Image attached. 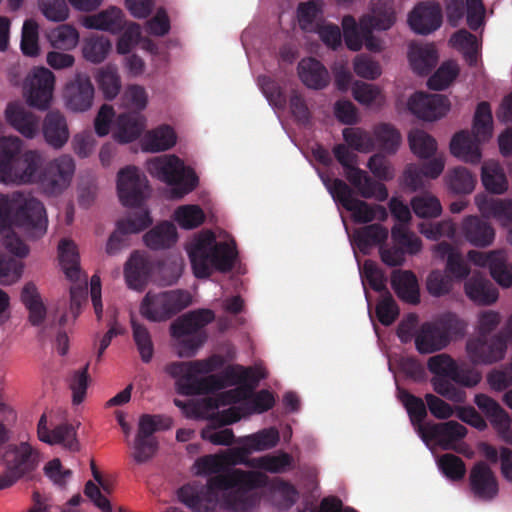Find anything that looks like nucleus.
Segmentation results:
<instances>
[{
    "label": "nucleus",
    "instance_id": "1",
    "mask_svg": "<svg viewBox=\"0 0 512 512\" xmlns=\"http://www.w3.org/2000/svg\"><path fill=\"white\" fill-rule=\"evenodd\" d=\"M203 456L194 464L196 475H212L206 487L197 489L184 485L178 490V498L195 512H211L217 503L218 492L221 506L231 512H245L254 507L259 497L254 490L263 488L268 477L259 471H246L234 466L242 464L243 454L236 450Z\"/></svg>",
    "mask_w": 512,
    "mask_h": 512
},
{
    "label": "nucleus",
    "instance_id": "2",
    "mask_svg": "<svg viewBox=\"0 0 512 512\" xmlns=\"http://www.w3.org/2000/svg\"><path fill=\"white\" fill-rule=\"evenodd\" d=\"M18 227L28 238L42 237L48 226L46 210L38 199L21 192L0 194V232L3 246L17 257H26L28 246L11 230Z\"/></svg>",
    "mask_w": 512,
    "mask_h": 512
},
{
    "label": "nucleus",
    "instance_id": "3",
    "mask_svg": "<svg viewBox=\"0 0 512 512\" xmlns=\"http://www.w3.org/2000/svg\"><path fill=\"white\" fill-rule=\"evenodd\" d=\"M221 355L189 362H173L165 371L177 379L178 391L183 395H201L220 391L230 386H240L252 369L241 365L228 366L218 374H210L224 365Z\"/></svg>",
    "mask_w": 512,
    "mask_h": 512
},
{
    "label": "nucleus",
    "instance_id": "4",
    "mask_svg": "<svg viewBox=\"0 0 512 512\" xmlns=\"http://www.w3.org/2000/svg\"><path fill=\"white\" fill-rule=\"evenodd\" d=\"M23 149V141L17 136L0 138V182L5 184L37 183L44 158L39 150Z\"/></svg>",
    "mask_w": 512,
    "mask_h": 512
},
{
    "label": "nucleus",
    "instance_id": "5",
    "mask_svg": "<svg viewBox=\"0 0 512 512\" xmlns=\"http://www.w3.org/2000/svg\"><path fill=\"white\" fill-rule=\"evenodd\" d=\"M187 253L193 274L199 279L208 278L213 270L229 272L237 257L234 240L218 242L211 231L200 234L189 245Z\"/></svg>",
    "mask_w": 512,
    "mask_h": 512
},
{
    "label": "nucleus",
    "instance_id": "6",
    "mask_svg": "<svg viewBox=\"0 0 512 512\" xmlns=\"http://www.w3.org/2000/svg\"><path fill=\"white\" fill-rule=\"evenodd\" d=\"M427 368L433 374L430 380L433 390L455 403H463L466 398L465 391L456 385L473 387L481 380L480 373L459 365L445 353L431 356Z\"/></svg>",
    "mask_w": 512,
    "mask_h": 512
},
{
    "label": "nucleus",
    "instance_id": "7",
    "mask_svg": "<svg viewBox=\"0 0 512 512\" xmlns=\"http://www.w3.org/2000/svg\"><path fill=\"white\" fill-rule=\"evenodd\" d=\"M215 314L210 309L189 311L178 317L170 326L176 353L180 358H191L207 341L203 328L214 321Z\"/></svg>",
    "mask_w": 512,
    "mask_h": 512
},
{
    "label": "nucleus",
    "instance_id": "8",
    "mask_svg": "<svg viewBox=\"0 0 512 512\" xmlns=\"http://www.w3.org/2000/svg\"><path fill=\"white\" fill-rule=\"evenodd\" d=\"M492 113L487 102L477 105L472 135L467 131L456 133L450 142V152L456 158L471 164L481 161L480 143L492 136Z\"/></svg>",
    "mask_w": 512,
    "mask_h": 512
},
{
    "label": "nucleus",
    "instance_id": "9",
    "mask_svg": "<svg viewBox=\"0 0 512 512\" xmlns=\"http://www.w3.org/2000/svg\"><path fill=\"white\" fill-rule=\"evenodd\" d=\"M147 171L152 177L172 186L171 196L175 199L190 193L198 184L193 169L187 167L176 155H162L150 159L147 161Z\"/></svg>",
    "mask_w": 512,
    "mask_h": 512
},
{
    "label": "nucleus",
    "instance_id": "10",
    "mask_svg": "<svg viewBox=\"0 0 512 512\" xmlns=\"http://www.w3.org/2000/svg\"><path fill=\"white\" fill-rule=\"evenodd\" d=\"M190 303V294L183 290L159 293L149 291L141 301L139 311L150 322H162L188 307Z\"/></svg>",
    "mask_w": 512,
    "mask_h": 512
},
{
    "label": "nucleus",
    "instance_id": "11",
    "mask_svg": "<svg viewBox=\"0 0 512 512\" xmlns=\"http://www.w3.org/2000/svg\"><path fill=\"white\" fill-rule=\"evenodd\" d=\"M396 21L393 0H371V12L361 17L360 29L364 32L365 47L372 52L382 50L381 41L372 34V30L385 31Z\"/></svg>",
    "mask_w": 512,
    "mask_h": 512
},
{
    "label": "nucleus",
    "instance_id": "12",
    "mask_svg": "<svg viewBox=\"0 0 512 512\" xmlns=\"http://www.w3.org/2000/svg\"><path fill=\"white\" fill-rule=\"evenodd\" d=\"M74 172L73 158L69 155H61L43 164L37 184L44 194L56 196L70 185Z\"/></svg>",
    "mask_w": 512,
    "mask_h": 512
},
{
    "label": "nucleus",
    "instance_id": "13",
    "mask_svg": "<svg viewBox=\"0 0 512 512\" xmlns=\"http://www.w3.org/2000/svg\"><path fill=\"white\" fill-rule=\"evenodd\" d=\"M55 84L54 74L45 67L34 68L26 77L23 91L29 106L46 110L51 102Z\"/></svg>",
    "mask_w": 512,
    "mask_h": 512
},
{
    "label": "nucleus",
    "instance_id": "14",
    "mask_svg": "<svg viewBox=\"0 0 512 512\" xmlns=\"http://www.w3.org/2000/svg\"><path fill=\"white\" fill-rule=\"evenodd\" d=\"M117 191L125 207H139L149 193L146 176L135 166L121 169L117 175Z\"/></svg>",
    "mask_w": 512,
    "mask_h": 512
},
{
    "label": "nucleus",
    "instance_id": "15",
    "mask_svg": "<svg viewBox=\"0 0 512 512\" xmlns=\"http://www.w3.org/2000/svg\"><path fill=\"white\" fill-rule=\"evenodd\" d=\"M2 460L6 471L0 475V490L12 486L18 479L33 471L38 462L37 450H5Z\"/></svg>",
    "mask_w": 512,
    "mask_h": 512
},
{
    "label": "nucleus",
    "instance_id": "16",
    "mask_svg": "<svg viewBox=\"0 0 512 512\" xmlns=\"http://www.w3.org/2000/svg\"><path fill=\"white\" fill-rule=\"evenodd\" d=\"M467 257L474 265L481 268H488L493 280L502 288L512 287V265L508 262L507 256L502 250L481 252L471 250Z\"/></svg>",
    "mask_w": 512,
    "mask_h": 512
},
{
    "label": "nucleus",
    "instance_id": "17",
    "mask_svg": "<svg viewBox=\"0 0 512 512\" xmlns=\"http://www.w3.org/2000/svg\"><path fill=\"white\" fill-rule=\"evenodd\" d=\"M389 209L392 216L399 222L391 229L392 240L406 247L411 255L417 254L421 250L422 242L416 234L410 232L406 227L411 220V212L408 205L399 198L392 197L389 201Z\"/></svg>",
    "mask_w": 512,
    "mask_h": 512
},
{
    "label": "nucleus",
    "instance_id": "18",
    "mask_svg": "<svg viewBox=\"0 0 512 512\" xmlns=\"http://www.w3.org/2000/svg\"><path fill=\"white\" fill-rule=\"evenodd\" d=\"M466 350L475 364H492L504 359L507 352V336L499 332L491 338H475L467 342Z\"/></svg>",
    "mask_w": 512,
    "mask_h": 512
},
{
    "label": "nucleus",
    "instance_id": "19",
    "mask_svg": "<svg viewBox=\"0 0 512 512\" xmlns=\"http://www.w3.org/2000/svg\"><path fill=\"white\" fill-rule=\"evenodd\" d=\"M152 224V218L148 210H140L131 213L126 219H121L116 224L115 231L110 235L106 244V253L116 255L127 244V235L139 233Z\"/></svg>",
    "mask_w": 512,
    "mask_h": 512
},
{
    "label": "nucleus",
    "instance_id": "20",
    "mask_svg": "<svg viewBox=\"0 0 512 512\" xmlns=\"http://www.w3.org/2000/svg\"><path fill=\"white\" fill-rule=\"evenodd\" d=\"M340 201L337 203L351 213L355 223H368L373 220L384 221L388 214L381 205H370L354 197L352 189L346 183H338Z\"/></svg>",
    "mask_w": 512,
    "mask_h": 512
},
{
    "label": "nucleus",
    "instance_id": "21",
    "mask_svg": "<svg viewBox=\"0 0 512 512\" xmlns=\"http://www.w3.org/2000/svg\"><path fill=\"white\" fill-rule=\"evenodd\" d=\"M446 16L449 24L457 27L466 11L467 24L472 30H477L483 24L485 7L482 0H444Z\"/></svg>",
    "mask_w": 512,
    "mask_h": 512
},
{
    "label": "nucleus",
    "instance_id": "22",
    "mask_svg": "<svg viewBox=\"0 0 512 512\" xmlns=\"http://www.w3.org/2000/svg\"><path fill=\"white\" fill-rule=\"evenodd\" d=\"M469 487L475 498L490 502L499 494V482L486 462H476L469 473Z\"/></svg>",
    "mask_w": 512,
    "mask_h": 512
},
{
    "label": "nucleus",
    "instance_id": "23",
    "mask_svg": "<svg viewBox=\"0 0 512 512\" xmlns=\"http://www.w3.org/2000/svg\"><path fill=\"white\" fill-rule=\"evenodd\" d=\"M409 111L425 121H435L449 111V100L440 94L417 92L408 100Z\"/></svg>",
    "mask_w": 512,
    "mask_h": 512
},
{
    "label": "nucleus",
    "instance_id": "24",
    "mask_svg": "<svg viewBox=\"0 0 512 512\" xmlns=\"http://www.w3.org/2000/svg\"><path fill=\"white\" fill-rule=\"evenodd\" d=\"M246 369H252L253 372L245 378L242 385L216 395V397L211 400V405L214 408L220 409L221 407L237 404L243 400L250 399L253 391L258 386L259 381L266 377V372L264 368L260 366L246 367Z\"/></svg>",
    "mask_w": 512,
    "mask_h": 512
},
{
    "label": "nucleus",
    "instance_id": "25",
    "mask_svg": "<svg viewBox=\"0 0 512 512\" xmlns=\"http://www.w3.org/2000/svg\"><path fill=\"white\" fill-rule=\"evenodd\" d=\"M94 98V86L90 78L78 73L65 88V101L68 109L84 112L91 108Z\"/></svg>",
    "mask_w": 512,
    "mask_h": 512
},
{
    "label": "nucleus",
    "instance_id": "26",
    "mask_svg": "<svg viewBox=\"0 0 512 512\" xmlns=\"http://www.w3.org/2000/svg\"><path fill=\"white\" fill-rule=\"evenodd\" d=\"M411 29L420 35L436 31L442 23L440 6L432 2L418 4L408 16Z\"/></svg>",
    "mask_w": 512,
    "mask_h": 512
},
{
    "label": "nucleus",
    "instance_id": "27",
    "mask_svg": "<svg viewBox=\"0 0 512 512\" xmlns=\"http://www.w3.org/2000/svg\"><path fill=\"white\" fill-rule=\"evenodd\" d=\"M7 122L27 139L35 138L40 131V118L20 103H10L5 110Z\"/></svg>",
    "mask_w": 512,
    "mask_h": 512
},
{
    "label": "nucleus",
    "instance_id": "28",
    "mask_svg": "<svg viewBox=\"0 0 512 512\" xmlns=\"http://www.w3.org/2000/svg\"><path fill=\"white\" fill-rule=\"evenodd\" d=\"M464 292L478 306H490L499 298L498 289L481 274H473L464 282Z\"/></svg>",
    "mask_w": 512,
    "mask_h": 512
},
{
    "label": "nucleus",
    "instance_id": "29",
    "mask_svg": "<svg viewBox=\"0 0 512 512\" xmlns=\"http://www.w3.org/2000/svg\"><path fill=\"white\" fill-rule=\"evenodd\" d=\"M37 434L41 442L51 446L61 444L64 448H73L77 443L76 431L73 425L61 423L49 429L45 414L39 420Z\"/></svg>",
    "mask_w": 512,
    "mask_h": 512
},
{
    "label": "nucleus",
    "instance_id": "30",
    "mask_svg": "<svg viewBox=\"0 0 512 512\" xmlns=\"http://www.w3.org/2000/svg\"><path fill=\"white\" fill-rule=\"evenodd\" d=\"M426 429V434L422 438V441L426 445L430 443L449 445L463 439L467 434L466 427L453 420L443 423H433L427 426Z\"/></svg>",
    "mask_w": 512,
    "mask_h": 512
},
{
    "label": "nucleus",
    "instance_id": "31",
    "mask_svg": "<svg viewBox=\"0 0 512 512\" xmlns=\"http://www.w3.org/2000/svg\"><path fill=\"white\" fill-rule=\"evenodd\" d=\"M461 233L467 242L480 248L490 246L495 239L493 227L477 216H467L463 219Z\"/></svg>",
    "mask_w": 512,
    "mask_h": 512
},
{
    "label": "nucleus",
    "instance_id": "32",
    "mask_svg": "<svg viewBox=\"0 0 512 512\" xmlns=\"http://www.w3.org/2000/svg\"><path fill=\"white\" fill-rule=\"evenodd\" d=\"M42 133L48 145L55 149L62 148L70 136L64 115L59 111L48 112L43 121Z\"/></svg>",
    "mask_w": 512,
    "mask_h": 512
},
{
    "label": "nucleus",
    "instance_id": "33",
    "mask_svg": "<svg viewBox=\"0 0 512 512\" xmlns=\"http://www.w3.org/2000/svg\"><path fill=\"white\" fill-rule=\"evenodd\" d=\"M83 25L88 29L117 34L125 26L124 14L120 8L111 6L97 14L86 16L83 19Z\"/></svg>",
    "mask_w": 512,
    "mask_h": 512
},
{
    "label": "nucleus",
    "instance_id": "34",
    "mask_svg": "<svg viewBox=\"0 0 512 512\" xmlns=\"http://www.w3.org/2000/svg\"><path fill=\"white\" fill-rule=\"evenodd\" d=\"M445 161L442 156H437L422 167L417 165H409L405 171V184L413 191H416L424 186L423 178L436 179L443 172Z\"/></svg>",
    "mask_w": 512,
    "mask_h": 512
},
{
    "label": "nucleus",
    "instance_id": "35",
    "mask_svg": "<svg viewBox=\"0 0 512 512\" xmlns=\"http://www.w3.org/2000/svg\"><path fill=\"white\" fill-rule=\"evenodd\" d=\"M391 286L400 300L409 304L420 302L419 284L410 270L396 269L391 274Z\"/></svg>",
    "mask_w": 512,
    "mask_h": 512
},
{
    "label": "nucleus",
    "instance_id": "36",
    "mask_svg": "<svg viewBox=\"0 0 512 512\" xmlns=\"http://www.w3.org/2000/svg\"><path fill=\"white\" fill-rule=\"evenodd\" d=\"M476 205L484 217L494 218L501 225H512V200L476 196Z\"/></svg>",
    "mask_w": 512,
    "mask_h": 512
},
{
    "label": "nucleus",
    "instance_id": "37",
    "mask_svg": "<svg viewBox=\"0 0 512 512\" xmlns=\"http://www.w3.org/2000/svg\"><path fill=\"white\" fill-rule=\"evenodd\" d=\"M298 75L302 83L310 89L320 90L329 83V73L315 58H305L298 63Z\"/></svg>",
    "mask_w": 512,
    "mask_h": 512
},
{
    "label": "nucleus",
    "instance_id": "38",
    "mask_svg": "<svg viewBox=\"0 0 512 512\" xmlns=\"http://www.w3.org/2000/svg\"><path fill=\"white\" fill-rule=\"evenodd\" d=\"M242 452L243 461L242 464L256 469H262L270 473H283L291 468L293 458L287 453H281L280 455H265L257 458H249V455L254 450H236Z\"/></svg>",
    "mask_w": 512,
    "mask_h": 512
},
{
    "label": "nucleus",
    "instance_id": "39",
    "mask_svg": "<svg viewBox=\"0 0 512 512\" xmlns=\"http://www.w3.org/2000/svg\"><path fill=\"white\" fill-rule=\"evenodd\" d=\"M346 179L363 198H374L378 201H385L388 198L386 186L373 180L367 172L361 169L351 170Z\"/></svg>",
    "mask_w": 512,
    "mask_h": 512
},
{
    "label": "nucleus",
    "instance_id": "40",
    "mask_svg": "<svg viewBox=\"0 0 512 512\" xmlns=\"http://www.w3.org/2000/svg\"><path fill=\"white\" fill-rule=\"evenodd\" d=\"M415 347L421 354H430L448 346L446 338L435 322L423 323L414 337Z\"/></svg>",
    "mask_w": 512,
    "mask_h": 512
},
{
    "label": "nucleus",
    "instance_id": "41",
    "mask_svg": "<svg viewBox=\"0 0 512 512\" xmlns=\"http://www.w3.org/2000/svg\"><path fill=\"white\" fill-rule=\"evenodd\" d=\"M145 128V119L140 112H129L119 115L114 138L120 143L136 140Z\"/></svg>",
    "mask_w": 512,
    "mask_h": 512
},
{
    "label": "nucleus",
    "instance_id": "42",
    "mask_svg": "<svg viewBox=\"0 0 512 512\" xmlns=\"http://www.w3.org/2000/svg\"><path fill=\"white\" fill-rule=\"evenodd\" d=\"M124 276L129 288L142 290L148 280L149 265L138 251L131 254L124 267Z\"/></svg>",
    "mask_w": 512,
    "mask_h": 512
},
{
    "label": "nucleus",
    "instance_id": "43",
    "mask_svg": "<svg viewBox=\"0 0 512 512\" xmlns=\"http://www.w3.org/2000/svg\"><path fill=\"white\" fill-rule=\"evenodd\" d=\"M400 399L407 410L415 431L422 439L426 434L427 426L433 424V422H424L428 407L421 398L406 391H400Z\"/></svg>",
    "mask_w": 512,
    "mask_h": 512
},
{
    "label": "nucleus",
    "instance_id": "44",
    "mask_svg": "<svg viewBox=\"0 0 512 512\" xmlns=\"http://www.w3.org/2000/svg\"><path fill=\"white\" fill-rule=\"evenodd\" d=\"M410 65L418 75H427L438 62L436 48L431 45H413L408 54Z\"/></svg>",
    "mask_w": 512,
    "mask_h": 512
},
{
    "label": "nucleus",
    "instance_id": "45",
    "mask_svg": "<svg viewBox=\"0 0 512 512\" xmlns=\"http://www.w3.org/2000/svg\"><path fill=\"white\" fill-rule=\"evenodd\" d=\"M474 402L499 432L504 433L509 430L510 419L494 399L485 394H477Z\"/></svg>",
    "mask_w": 512,
    "mask_h": 512
},
{
    "label": "nucleus",
    "instance_id": "46",
    "mask_svg": "<svg viewBox=\"0 0 512 512\" xmlns=\"http://www.w3.org/2000/svg\"><path fill=\"white\" fill-rule=\"evenodd\" d=\"M177 238L176 227L173 223L167 221L156 225L143 236L145 245L152 250L170 248L176 243Z\"/></svg>",
    "mask_w": 512,
    "mask_h": 512
},
{
    "label": "nucleus",
    "instance_id": "47",
    "mask_svg": "<svg viewBox=\"0 0 512 512\" xmlns=\"http://www.w3.org/2000/svg\"><path fill=\"white\" fill-rule=\"evenodd\" d=\"M172 426L170 417L163 415L144 414L138 421V432L136 435V448H145L150 444V438L158 430H166Z\"/></svg>",
    "mask_w": 512,
    "mask_h": 512
},
{
    "label": "nucleus",
    "instance_id": "48",
    "mask_svg": "<svg viewBox=\"0 0 512 512\" xmlns=\"http://www.w3.org/2000/svg\"><path fill=\"white\" fill-rule=\"evenodd\" d=\"M177 136L168 125H161L145 134L142 139V148L147 152H160L173 147Z\"/></svg>",
    "mask_w": 512,
    "mask_h": 512
},
{
    "label": "nucleus",
    "instance_id": "49",
    "mask_svg": "<svg viewBox=\"0 0 512 512\" xmlns=\"http://www.w3.org/2000/svg\"><path fill=\"white\" fill-rule=\"evenodd\" d=\"M60 266L70 281H77L80 276L79 253L76 244L69 239H62L58 244Z\"/></svg>",
    "mask_w": 512,
    "mask_h": 512
},
{
    "label": "nucleus",
    "instance_id": "50",
    "mask_svg": "<svg viewBox=\"0 0 512 512\" xmlns=\"http://www.w3.org/2000/svg\"><path fill=\"white\" fill-rule=\"evenodd\" d=\"M481 181L485 189L492 194H503L508 182L502 166L495 161H486L481 168Z\"/></svg>",
    "mask_w": 512,
    "mask_h": 512
},
{
    "label": "nucleus",
    "instance_id": "51",
    "mask_svg": "<svg viewBox=\"0 0 512 512\" xmlns=\"http://www.w3.org/2000/svg\"><path fill=\"white\" fill-rule=\"evenodd\" d=\"M387 237L388 230L381 224L367 225L354 233V241L364 254H367L371 247L384 243Z\"/></svg>",
    "mask_w": 512,
    "mask_h": 512
},
{
    "label": "nucleus",
    "instance_id": "52",
    "mask_svg": "<svg viewBox=\"0 0 512 512\" xmlns=\"http://www.w3.org/2000/svg\"><path fill=\"white\" fill-rule=\"evenodd\" d=\"M408 142L413 154L421 159H428L437 151L436 140L421 129H412L408 134Z\"/></svg>",
    "mask_w": 512,
    "mask_h": 512
},
{
    "label": "nucleus",
    "instance_id": "53",
    "mask_svg": "<svg viewBox=\"0 0 512 512\" xmlns=\"http://www.w3.org/2000/svg\"><path fill=\"white\" fill-rule=\"evenodd\" d=\"M446 183L454 194H470L475 187L476 178L465 167H456L446 176Z\"/></svg>",
    "mask_w": 512,
    "mask_h": 512
},
{
    "label": "nucleus",
    "instance_id": "54",
    "mask_svg": "<svg viewBox=\"0 0 512 512\" xmlns=\"http://www.w3.org/2000/svg\"><path fill=\"white\" fill-rule=\"evenodd\" d=\"M279 439L280 435L276 428H264L254 434L242 437L238 448H274Z\"/></svg>",
    "mask_w": 512,
    "mask_h": 512
},
{
    "label": "nucleus",
    "instance_id": "55",
    "mask_svg": "<svg viewBox=\"0 0 512 512\" xmlns=\"http://www.w3.org/2000/svg\"><path fill=\"white\" fill-rule=\"evenodd\" d=\"M131 327L133 340L140 354L141 360L144 363H149L152 360L154 354V346L151 335L144 325L138 323L135 320L133 315L131 316Z\"/></svg>",
    "mask_w": 512,
    "mask_h": 512
},
{
    "label": "nucleus",
    "instance_id": "56",
    "mask_svg": "<svg viewBox=\"0 0 512 512\" xmlns=\"http://www.w3.org/2000/svg\"><path fill=\"white\" fill-rule=\"evenodd\" d=\"M48 40L52 47L68 51L77 46L79 33L74 27L62 24L49 32Z\"/></svg>",
    "mask_w": 512,
    "mask_h": 512
},
{
    "label": "nucleus",
    "instance_id": "57",
    "mask_svg": "<svg viewBox=\"0 0 512 512\" xmlns=\"http://www.w3.org/2000/svg\"><path fill=\"white\" fill-rule=\"evenodd\" d=\"M410 204L413 212L419 218H436L442 213L439 199L430 193L413 197Z\"/></svg>",
    "mask_w": 512,
    "mask_h": 512
},
{
    "label": "nucleus",
    "instance_id": "58",
    "mask_svg": "<svg viewBox=\"0 0 512 512\" xmlns=\"http://www.w3.org/2000/svg\"><path fill=\"white\" fill-rule=\"evenodd\" d=\"M374 142L388 154H394L401 143L400 133L390 124H381L374 129Z\"/></svg>",
    "mask_w": 512,
    "mask_h": 512
},
{
    "label": "nucleus",
    "instance_id": "59",
    "mask_svg": "<svg viewBox=\"0 0 512 512\" xmlns=\"http://www.w3.org/2000/svg\"><path fill=\"white\" fill-rule=\"evenodd\" d=\"M99 486L108 494L113 491V482L102 477L100 482H97V484L92 480L87 481L84 487V494L103 512H112L111 504L101 493Z\"/></svg>",
    "mask_w": 512,
    "mask_h": 512
},
{
    "label": "nucleus",
    "instance_id": "60",
    "mask_svg": "<svg viewBox=\"0 0 512 512\" xmlns=\"http://www.w3.org/2000/svg\"><path fill=\"white\" fill-rule=\"evenodd\" d=\"M96 81L106 99L112 100L119 94L121 80L115 68L106 66L99 69Z\"/></svg>",
    "mask_w": 512,
    "mask_h": 512
},
{
    "label": "nucleus",
    "instance_id": "61",
    "mask_svg": "<svg viewBox=\"0 0 512 512\" xmlns=\"http://www.w3.org/2000/svg\"><path fill=\"white\" fill-rule=\"evenodd\" d=\"M459 67L454 61H446L428 79L427 86L431 90L441 91L446 89L458 76Z\"/></svg>",
    "mask_w": 512,
    "mask_h": 512
},
{
    "label": "nucleus",
    "instance_id": "62",
    "mask_svg": "<svg viewBox=\"0 0 512 512\" xmlns=\"http://www.w3.org/2000/svg\"><path fill=\"white\" fill-rule=\"evenodd\" d=\"M111 49V42L103 37L96 36L86 39L83 45V56L91 63H101Z\"/></svg>",
    "mask_w": 512,
    "mask_h": 512
},
{
    "label": "nucleus",
    "instance_id": "63",
    "mask_svg": "<svg viewBox=\"0 0 512 512\" xmlns=\"http://www.w3.org/2000/svg\"><path fill=\"white\" fill-rule=\"evenodd\" d=\"M204 219L205 214L198 205H183L174 212V220L186 230L197 228L204 222Z\"/></svg>",
    "mask_w": 512,
    "mask_h": 512
},
{
    "label": "nucleus",
    "instance_id": "64",
    "mask_svg": "<svg viewBox=\"0 0 512 512\" xmlns=\"http://www.w3.org/2000/svg\"><path fill=\"white\" fill-rule=\"evenodd\" d=\"M342 134L348 146L358 152L368 153L375 148L374 138L361 128H345Z\"/></svg>",
    "mask_w": 512,
    "mask_h": 512
}]
</instances>
